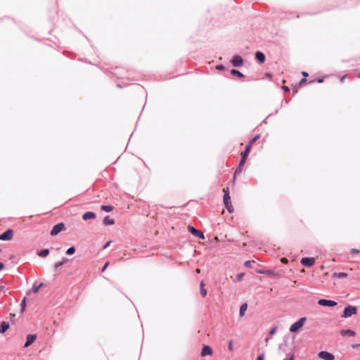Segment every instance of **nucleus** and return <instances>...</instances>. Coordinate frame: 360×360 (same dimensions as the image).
Wrapping results in <instances>:
<instances>
[{
	"instance_id": "nucleus-1",
	"label": "nucleus",
	"mask_w": 360,
	"mask_h": 360,
	"mask_svg": "<svg viewBox=\"0 0 360 360\" xmlns=\"http://www.w3.org/2000/svg\"><path fill=\"white\" fill-rule=\"evenodd\" d=\"M307 321L306 317H301L297 321L293 323L290 327V333H297L300 330V329L303 327L304 324Z\"/></svg>"
},
{
	"instance_id": "nucleus-2",
	"label": "nucleus",
	"mask_w": 360,
	"mask_h": 360,
	"mask_svg": "<svg viewBox=\"0 0 360 360\" xmlns=\"http://www.w3.org/2000/svg\"><path fill=\"white\" fill-rule=\"evenodd\" d=\"M357 311V307L348 304L345 307L341 317L343 319H347L353 315L356 314Z\"/></svg>"
},
{
	"instance_id": "nucleus-3",
	"label": "nucleus",
	"mask_w": 360,
	"mask_h": 360,
	"mask_svg": "<svg viewBox=\"0 0 360 360\" xmlns=\"http://www.w3.org/2000/svg\"><path fill=\"white\" fill-rule=\"evenodd\" d=\"M65 229H66V226H65V223H63V222L58 223L53 226L52 229L50 231V235L51 236H56L58 233H60L61 231H65Z\"/></svg>"
},
{
	"instance_id": "nucleus-4",
	"label": "nucleus",
	"mask_w": 360,
	"mask_h": 360,
	"mask_svg": "<svg viewBox=\"0 0 360 360\" xmlns=\"http://www.w3.org/2000/svg\"><path fill=\"white\" fill-rule=\"evenodd\" d=\"M187 229L190 233H191L193 236L197 237L198 238L202 239V240L205 239L204 233L202 231L198 230L193 226L189 224L187 226Z\"/></svg>"
},
{
	"instance_id": "nucleus-5",
	"label": "nucleus",
	"mask_w": 360,
	"mask_h": 360,
	"mask_svg": "<svg viewBox=\"0 0 360 360\" xmlns=\"http://www.w3.org/2000/svg\"><path fill=\"white\" fill-rule=\"evenodd\" d=\"M223 202L227 211L230 214L233 213L234 211V208L231 203V195H228V194H224Z\"/></svg>"
},
{
	"instance_id": "nucleus-6",
	"label": "nucleus",
	"mask_w": 360,
	"mask_h": 360,
	"mask_svg": "<svg viewBox=\"0 0 360 360\" xmlns=\"http://www.w3.org/2000/svg\"><path fill=\"white\" fill-rule=\"evenodd\" d=\"M230 62L234 68H240L244 65V60L240 55H234Z\"/></svg>"
},
{
	"instance_id": "nucleus-7",
	"label": "nucleus",
	"mask_w": 360,
	"mask_h": 360,
	"mask_svg": "<svg viewBox=\"0 0 360 360\" xmlns=\"http://www.w3.org/2000/svg\"><path fill=\"white\" fill-rule=\"evenodd\" d=\"M316 259L314 257H304L301 259L300 263L302 266L310 268L314 265Z\"/></svg>"
},
{
	"instance_id": "nucleus-8",
	"label": "nucleus",
	"mask_w": 360,
	"mask_h": 360,
	"mask_svg": "<svg viewBox=\"0 0 360 360\" xmlns=\"http://www.w3.org/2000/svg\"><path fill=\"white\" fill-rule=\"evenodd\" d=\"M14 231L12 229H8L0 234V240H10L13 238Z\"/></svg>"
},
{
	"instance_id": "nucleus-9",
	"label": "nucleus",
	"mask_w": 360,
	"mask_h": 360,
	"mask_svg": "<svg viewBox=\"0 0 360 360\" xmlns=\"http://www.w3.org/2000/svg\"><path fill=\"white\" fill-rule=\"evenodd\" d=\"M318 304L323 307H335L338 303L332 300L320 299L318 301Z\"/></svg>"
},
{
	"instance_id": "nucleus-10",
	"label": "nucleus",
	"mask_w": 360,
	"mask_h": 360,
	"mask_svg": "<svg viewBox=\"0 0 360 360\" xmlns=\"http://www.w3.org/2000/svg\"><path fill=\"white\" fill-rule=\"evenodd\" d=\"M256 272L259 274H264V275H267V276H272V277H279L280 276V273L275 272L271 269H259V270H256Z\"/></svg>"
},
{
	"instance_id": "nucleus-11",
	"label": "nucleus",
	"mask_w": 360,
	"mask_h": 360,
	"mask_svg": "<svg viewBox=\"0 0 360 360\" xmlns=\"http://www.w3.org/2000/svg\"><path fill=\"white\" fill-rule=\"evenodd\" d=\"M318 356L323 360H334L335 356L328 351H321Z\"/></svg>"
},
{
	"instance_id": "nucleus-12",
	"label": "nucleus",
	"mask_w": 360,
	"mask_h": 360,
	"mask_svg": "<svg viewBox=\"0 0 360 360\" xmlns=\"http://www.w3.org/2000/svg\"><path fill=\"white\" fill-rule=\"evenodd\" d=\"M255 59L259 64L262 65L265 63L266 56L263 52L257 51L255 53Z\"/></svg>"
},
{
	"instance_id": "nucleus-13",
	"label": "nucleus",
	"mask_w": 360,
	"mask_h": 360,
	"mask_svg": "<svg viewBox=\"0 0 360 360\" xmlns=\"http://www.w3.org/2000/svg\"><path fill=\"white\" fill-rule=\"evenodd\" d=\"M213 354L212 348L210 345H204L201 349L200 356L204 357Z\"/></svg>"
},
{
	"instance_id": "nucleus-14",
	"label": "nucleus",
	"mask_w": 360,
	"mask_h": 360,
	"mask_svg": "<svg viewBox=\"0 0 360 360\" xmlns=\"http://www.w3.org/2000/svg\"><path fill=\"white\" fill-rule=\"evenodd\" d=\"M37 334H28L26 337V341L24 344V347H30L37 340Z\"/></svg>"
},
{
	"instance_id": "nucleus-15",
	"label": "nucleus",
	"mask_w": 360,
	"mask_h": 360,
	"mask_svg": "<svg viewBox=\"0 0 360 360\" xmlns=\"http://www.w3.org/2000/svg\"><path fill=\"white\" fill-rule=\"evenodd\" d=\"M82 219L87 221L89 219H94L96 218V214L92 211H87L82 214Z\"/></svg>"
},
{
	"instance_id": "nucleus-16",
	"label": "nucleus",
	"mask_w": 360,
	"mask_h": 360,
	"mask_svg": "<svg viewBox=\"0 0 360 360\" xmlns=\"http://www.w3.org/2000/svg\"><path fill=\"white\" fill-rule=\"evenodd\" d=\"M10 327V324L8 322L3 321L0 323V334H4L6 333Z\"/></svg>"
},
{
	"instance_id": "nucleus-17",
	"label": "nucleus",
	"mask_w": 360,
	"mask_h": 360,
	"mask_svg": "<svg viewBox=\"0 0 360 360\" xmlns=\"http://www.w3.org/2000/svg\"><path fill=\"white\" fill-rule=\"evenodd\" d=\"M50 250L48 248L40 249L37 250V255L40 257L45 258L49 255Z\"/></svg>"
},
{
	"instance_id": "nucleus-18",
	"label": "nucleus",
	"mask_w": 360,
	"mask_h": 360,
	"mask_svg": "<svg viewBox=\"0 0 360 360\" xmlns=\"http://www.w3.org/2000/svg\"><path fill=\"white\" fill-rule=\"evenodd\" d=\"M342 336L353 337L356 335V332L351 329L341 330L340 332Z\"/></svg>"
},
{
	"instance_id": "nucleus-19",
	"label": "nucleus",
	"mask_w": 360,
	"mask_h": 360,
	"mask_svg": "<svg viewBox=\"0 0 360 360\" xmlns=\"http://www.w3.org/2000/svg\"><path fill=\"white\" fill-rule=\"evenodd\" d=\"M115 221L110 216H105L103 220V224L105 226H110L115 224Z\"/></svg>"
},
{
	"instance_id": "nucleus-20",
	"label": "nucleus",
	"mask_w": 360,
	"mask_h": 360,
	"mask_svg": "<svg viewBox=\"0 0 360 360\" xmlns=\"http://www.w3.org/2000/svg\"><path fill=\"white\" fill-rule=\"evenodd\" d=\"M251 148H252V146H250V144L247 143V145L245 147V150L241 153V157L245 158L246 159H248V157L250 153Z\"/></svg>"
},
{
	"instance_id": "nucleus-21",
	"label": "nucleus",
	"mask_w": 360,
	"mask_h": 360,
	"mask_svg": "<svg viewBox=\"0 0 360 360\" xmlns=\"http://www.w3.org/2000/svg\"><path fill=\"white\" fill-rule=\"evenodd\" d=\"M230 74L233 77H237L238 78H243L245 75L236 69H231L230 70Z\"/></svg>"
},
{
	"instance_id": "nucleus-22",
	"label": "nucleus",
	"mask_w": 360,
	"mask_h": 360,
	"mask_svg": "<svg viewBox=\"0 0 360 360\" xmlns=\"http://www.w3.org/2000/svg\"><path fill=\"white\" fill-rule=\"evenodd\" d=\"M27 297H24L20 302V314H23L25 311L26 308H27Z\"/></svg>"
},
{
	"instance_id": "nucleus-23",
	"label": "nucleus",
	"mask_w": 360,
	"mask_h": 360,
	"mask_svg": "<svg viewBox=\"0 0 360 360\" xmlns=\"http://www.w3.org/2000/svg\"><path fill=\"white\" fill-rule=\"evenodd\" d=\"M200 293L202 295V297H205L207 295V291L205 288V284L203 281H201L200 283Z\"/></svg>"
},
{
	"instance_id": "nucleus-24",
	"label": "nucleus",
	"mask_w": 360,
	"mask_h": 360,
	"mask_svg": "<svg viewBox=\"0 0 360 360\" xmlns=\"http://www.w3.org/2000/svg\"><path fill=\"white\" fill-rule=\"evenodd\" d=\"M101 209L105 212H110L115 209V207L111 205H103Z\"/></svg>"
},
{
	"instance_id": "nucleus-25",
	"label": "nucleus",
	"mask_w": 360,
	"mask_h": 360,
	"mask_svg": "<svg viewBox=\"0 0 360 360\" xmlns=\"http://www.w3.org/2000/svg\"><path fill=\"white\" fill-rule=\"evenodd\" d=\"M248 309V304L243 303L240 305V309H239V315L240 316H243L246 310Z\"/></svg>"
},
{
	"instance_id": "nucleus-26",
	"label": "nucleus",
	"mask_w": 360,
	"mask_h": 360,
	"mask_svg": "<svg viewBox=\"0 0 360 360\" xmlns=\"http://www.w3.org/2000/svg\"><path fill=\"white\" fill-rule=\"evenodd\" d=\"M348 276V274L345 272H335L333 273V277H336V278H347Z\"/></svg>"
},
{
	"instance_id": "nucleus-27",
	"label": "nucleus",
	"mask_w": 360,
	"mask_h": 360,
	"mask_svg": "<svg viewBox=\"0 0 360 360\" xmlns=\"http://www.w3.org/2000/svg\"><path fill=\"white\" fill-rule=\"evenodd\" d=\"M260 134H256L255 135L248 143V144H250L251 146L260 138Z\"/></svg>"
},
{
	"instance_id": "nucleus-28",
	"label": "nucleus",
	"mask_w": 360,
	"mask_h": 360,
	"mask_svg": "<svg viewBox=\"0 0 360 360\" xmlns=\"http://www.w3.org/2000/svg\"><path fill=\"white\" fill-rule=\"evenodd\" d=\"M76 251V248L74 245H72L71 247L68 248L66 250V254L68 255H72L75 254Z\"/></svg>"
},
{
	"instance_id": "nucleus-29",
	"label": "nucleus",
	"mask_w": 360,
	"mask_h": 360,
	"mask_svg": "<svg viewBox=\"0 0 360 360\" xmlns=\"http://www.w3.org/2000/svg\"><path fill=\"white\" fill-rule=\"evenodd\" d=\"M40 289L39 288V286L37 285V282L35 281L33 284H32V286L31 288V290L32 291V292L34 293H37L39 292Z\"/></svg>"
},
{
	"instance_id": "nucleus-30",
	"label": "nucleus",
	"mask_w": 360,
	"mask_h": 360,
	"mask_svg": "<svg viewBox=\"0 0 360 360\" xmlns=\"http://www.w3.org/2000/svg\"><path fill=\"white\" fill-rule=\"evenodd\" d=\"M324 81V77H317L314 79H312V80H309V84H312L315 82H316L317 83H322Z\"/></svg>"
},
{
	"instance_id": "nucleus-31",
	"label": "nucleus",
	"mask_w": 360,
	"mask_h": 360,
	"mask_svg": "<svg viewBox=\"0 0 360 360\" xmlns=\"http://www.w3.org/2000/svg\"><path fill=\"white\" fill-rule=\"evenodd\" d=\"M245 276V273H239L236 275V278L234 280V282H239L243 279Z\"/></svg>"
},
{
	"instance_id": "nucleus-32",
	"label": "nucleus",
	"mask_w": 360,
	"mask_h": 360,
	"mask_svg": "<svg viewBox=\"0 0 360 360\" xmlns=\"http://www.w3.org/2000/svg\"><path fill=\"white\" fill-rule=\"evenodd\" d=\"M242 171H243L242 168H240L238 167H236V169H235L234 173H233V181H235L236 177L238 175H239Z\"/></svg>"
},
{
	"instance_id": "nucleus-33",
	"label": "nucleus",
	"mask_w": 360,
	"mask_h": 360,
	"mask_svg": "<svg viewBox=\"0 0 360 360\" xmlns=\"http://www.w3.org/2000/svg\"><path fill=\"white\" fill-rule=\"evenodd\" d=\"M309 83V82L307 81V78H302L300 80V82L297 83V87H302L304 84H307V83Z\"/></svg>"
},
{
	"instance_id": "nucleus-34",
	"label": "nucleus",
	"mask_w": 360,
	"mask_h": 360,
	"mask_svg": "<svg viewBox=\"0 0 360 360\" xmlns=\"http://www.w3.org/2000/svg\"><path fill=\"white\" fill-rule=\"evenodd\" d=\"M62 266L63 264L60 262H56L53 266L54 271H58Z\"/></svg>"
},
{
	"instance_id": "nucleus-35",
	"label": "nucleus",
	"mask_w": 360,
	"mask_h": 360,
	"mask_svg": "<svg viewBox=\"0 0 360 360\" xmlns=\"http://www.w3.org/2000/svg\"><path fill=\"white\" fill-rule=\"evenodd\" d=\"M286 355H289L288 357L285 358L283 360H295V355L294 354H290L289 352H285Z\"/></svg>"
},
{
	"instance_id": "nucleus-36",
	"label": "nucleus",
	"mask_w": 360,
	"mask_h": 360,
	"mask_svg": "<svg viewBox=\"0 0 360 360\" xmlns=\"http://www.w3.org/2000/svg\"><path fill=\"white\" fill-rule=\"evenodd\" d=\"M6 19L11 20L13 23H16V21L15 20V19L11 18V17H10V16H5V17H4L2 18H0V22L3 21L4 20H6Z\"/></svg>"
},
{
	"instance_id": "nucleus-37",
	"label": "nucleus",
	"mask_w": 360,
	"mask_h": 360,
	"mask_svg": "<svg viewBox=\"0 0 360 360\" xmlns=\"http://www.w3.org/2000/svg\"><path fill=\"white\" fill-rule=\"evenodd\" d=\"M276 330H277V327L276 326H274L272 328H271L269 332V336L271 337V336L274 335L276 333Z\"/></svg>"
},
{
	"instance_id": "nucleus-38",
	"label": "nucleus",
	"mask_w": 360,
	"mask_h": 360,
	"mask_svg": "<svg viewBox=\"0 0 360 360\" xmlns=\"http://www.w3.org/2000/svg\"><path fill=\"white\" fill-rule=\"evenodd\" d=\"M216 69L218 70H221V71H224V70H226V67L224 65H222V64L217 65L216 66Z\"/></svg>"
},
{
	"instance_id": "nucleus-39",
	"label": "nucleus",
	"mask_w": 360,
	"mask_h": 360,
	"mask_svg": "<svg viewBox=\"0 0 360 360\" xmlns=\"http://www.w3.org/2000/svg\"><path fill=\"white\" fill-rule=\"evenodd\" d=\"M244 266L248 268H252V261L247 260L244 263Z\"/></svg>"
},
{
	"instance_id": "nucleus-40",
	"label": "nucleus",
	"mask_w": 360,
	"mask_h": 360,
	"mask_svg": "<svg viewBox=\"0 0 360 360\" xmlns=\"http://www.w3.org/2000/svg\"><path fill=\"white\" fill-rule=\"evenodd\" d=\"M228 349L229 351L232 352L233 350V341L231 340L228 342Z\"/></svg>"
},
{
	"instance_id": "nucleus-41",
	"label": "nucleus",
	"mask_w": 360,
	"mask_h": 360,
	"mask_svg": "<svg viewBox=\"0 0 360 360\" xmlns=\"http://www.w3.org/2000/svg\"><path fill=\"white\" fill-rule=\"evenodd\" d=\"M247 159L245 158L240 157L239 165L245 166Z\"/></svg>"
},
{
	"instance_id": "nucleus-42",
	"label": "nucleus",
	"mask_w": 360,
	"mask_h": 360,
	"mask_svg": "<svg viewBox=\"0 0 360 360\" xmlns=\"http://www.w3.org/2000/svg\"><path fill=\"white\" fill-rule=\"evenodd\" d=\"M110 264V262H106L105 263V264L103 266V267L101 268V272H103L105 271V269H107V267Z\"/></svg>"
},
{
	"instance_id": "nucleus-43",
	"label": "nucleus",
	"mask_w": 360,
	"mask_h": 360,
	"mask_svg": "<svg viewBox=\"0 0 360 360\" xmlns=\"http://www.w3.org/2000/svg\"><path fill=\"white\" fill-rule=\"evenodd\" d=\"M359 252H360L359 250L356 249V248H352L350 250V253L351 254H358V253H359Z\"/></svg>"
},
{
	"instance_id": "nucleus-44",
	"label": "nucleus",
	"mask_w": 360,
	"mask_h": 360,
	"mask_svg": "<svg viewBox=\"0 0 360 360\" xmlns=\"http://www.w3.org/2000/svg\"><path fill=\"white\" fill-rule=\"evenodd\" d=\"M256 360H264V353H262L260 354H259L257 357V359Z\"/></svg>"
},
{
	"instance_id": "nucleus-45",
	"label": "nucleus",
	"mask_w": 360,
	"mask_h": 360,
	"mask_svg": "<svg viewBox=\"0 0 360 360\" xmlns=\"http://www.w3.org/2000/svg\"><path fill=\"white\" fill-rule=\"evenodd\" d=\"M354 72L356 73V77L360 78V68L354 69Z\"/></svg>"
},
{
	"instance_id": "nucleus-46",
	"label": "nucleus",
	"mask_w": 360,
	"mask_h": 360,
	"mask_svg": "<svg viewBox=\"0 0 360 360\" xmlns=\"http://www.w3.org/2000/svg\"><path fill=\"white\" fill-rule=\"evenodd\" d=\"M282 89L284 91V92L288 93L290 91V87L285 85H283L282 86Z\"/></svg>"
},
{
	"instance_id": "nucleus-47",
	"label": "nucleus",
	"mask_w": 360,
	"mask_h": 360,
	"mask_svg": "<svg viewBox=\"0 0 360 360\" xmlns=\"http://www.w3.org/2000/svg\"><path fill=\"white\" fill-rule=\"evenodd\" d=\"M68 260H69V259H68V258H67V257H62V259H61V261H60V262L61 263V264H63H63H65Z\"/></svg>"
},
{
	"instance_id": "nucleus-48",
	"label": "nucleus",
	"mask_w": 360,
	"mask_h": 360,
	"mask_svg": "<svg viewBox=\"0 0 360 360\" xmlns=\"http://www.w3.org/2000/svg\"><path fill=\"white\" fill-rule=\"evenodd\" d=\"M224 194H228V195H230L229 188V187H226L223 188Z\"/></svg>"
},
{
	"instance_id": "nucleus-49",
	"label": "nucleus",
	"mask_w": 360,
	"mask_h": 360,
	"mask_svg": "<svg viewBox=\"0 0 360 360\" xmlns=\"http://www.w3.org/2000/svg\"><path fill=\"white\" fill-rule=\"evenodd\" d=\"M299 87H297V85L296 84L295 86L292 89V96H294L295 95V94L297 92V89Z\"/></svg>"
},
{
	"instance_id": "nucleus-50",
	"label": "nucleus",
	"mask_w": 360,
	"mask_h": 360,
	"mask_svg": "<svg viewBox=\"0 0 360 360\" xmlns=\"http://www.w3.org/2000/svg\"><path fill=\"white\" fill-rule=\"evenodd\" d=\"M15 316V314H10V319L12 324L15 323L14 320L13 319Z\"/></svg>"
},
{
	"instance_id": "nucleus-51",
	"label": "nucleus",
	"mask_w": 360,
	"mask_h": 360,
	"mask_svg": "<svg viewBox=\"0 0 360 360\" xmlns=\"http://www.w3.org/2000/svg\"><path fill=\"white\" fill-rule=\"evenodd\" d=\"M111 242H112L111 240H108V241H107V242L105 243V245H103V249H106V248L110 245V244L111 243Z\"/></svg>"
},
{
	"instance_id": "nucleus-52",
	"label": "nucleus",
	"mask_w": 360,
	"mask_h": 360,
	"mask_svg": "<svg viewBox=\"0 0 360 360\" xmlns=\"http://www.w3.org/2000/svg\"><path fill=\"white\" fill-rule=\"evenodd\" d=\"M278 108H276V109L275 110V111H274V112L270 113V114L267 116V117H270V116H271V115H274L277 114V113H278Z\"/></svg>"
},
{
	"instance_id": "nucleus-53",
	"label": "nucleus",
	"mask_w": 360,
	"mask_h": 360,
	"mask_svg": "<svg viewBox=\"0 0 360 360\" xmlns=\"http://www.w3.org/2000/svg\"><path fill=\"white\" fill-rule=\"evenodd\" d=\"M302 75L304 77L303 78H307V77L309 75L308 72H307L305 71H302Z\"/></svg>"
},
{
	"instance_id": "nucleus-54",
	"label": "nucleus",
	"mask_w": 360,
	"mask_h": 360,
	"mask_svg": "<svg viewBox=\"0 0 360 360\" xmlns=\"http://www.w3.org/2000/svg\"><path fill=\"white\" fill-rule=\"evenodd\" d=\"M5 290H6V286H4V285L0 286V292H4Z\"/></svg>"
},
{
	"instance_id": "nucleus-55",
	"label": "nucleus",
	"mask_w": 360,
	"mask_h": 360,
	"mask_svg": "<svg viewBox=\"0 0 360 360\" xmlns=\"http://www.w3.org/2000/svg\"><path fill=\"white\" fill-rule=\"evenodd\" d=\"M265 76L269 79H271L272 77V74L270 73V72H266L265 73Z\"/></svg>"
},
{
	"instance_id": "nucleus-56",
	"label": "nucleus",
	"mask_w": 360,
	"mask_h": 360,
	"mask_svg": "<svg viewBox=\"0 0 360 360\" xmlns=\"http://www.w3.org/2000/svg\"><path fill=\"white\" fill-rule=\"evenodd\" d=\"M38 286H39V288L41 289L42 287L44 286V283L43 282H40L39 283H37Z\"/></svg>"
},
{
	"instance_id": "nucleus-57",
	"label": "nucleus",
	"mask_w": 360,
	"mask_h": 360,
	"mask_svg": "<svg viewBox=\"0 0 360 360\" xmlns=\"http://www.w3.org/2000/svg\"><path fill=\"white\" fill-rule=\"evenodd\" d=\"M352 347L353 349L358 348L360 347V343L359 344H354L352 345Z\"/></svg>"
},
{
	"instance_id": "nucleus-58",
	"label": "nucleus",
	"mask_w": 360,
	"mask_h": 360,
	"mask_svg": "<svg viewBox=\"0 0 360 360\" xmlns=\"http://www.w3.org/2000/svg\"><path fill=\"white\" fill-rule=\"evenodd\" d=\"M5 266L4 264L1 262H0V271L3 270L4 269Z\"/></svg>"
},
{
	"instance_id": "nucleus-59",
	"label": "nucleus",
	"mask_w": 360,
	"mask_h": 360,
	"mask_svg": "<svg viewBox=\"0 0 360 360\" xmlns=\"http://www.w3.org/2000/svg\"><path fill=\"white\" fill-rule=\"evenodd\" d=\"M346 77H347V75H343V76L341 77V79H340V82L341 83H342V82L345 81V79L346 78Z\"/></svg>"
},
{
	"instance_id": "nucleus-60",
	"label": "nucleus",
	"mask_w": 360,
	"mask_h": 360,
	"mask_svg": "<svg viewBox=\"0 0 360 360\" xmlns=\"http://www.w3.org/2000/svg\"><path fill=\"white\" fill-rule=\"evenodd\" d=\"M288 343V338L285 337L283 339V345H287Z\"/></svg>"
},
{
	"instance_id": "nucleus-61",
	"label": "nucleus",
	"mask_w": 360,
	"mask_h": 360,
	"mask_svg": "<svg viewBox=\"0 0 360 360\" xmlns=\"http://www.w3.org/2000/svg\"><path fill=\"white\" fill-rule=\"evenodd\" d=\"M32 292V291L31 290V288L29 289L27 292H26V297L30 295V293Z\"/></svg>"
},
{
	"instance_id": "nucleus-62",
	"label": "nucleus",
	"mask_w": 360,
	"mask_h": 360,
	"mask_svg": "<svg viewBox=\"0 0 360 360\" xmlns=\"http://www.w3.org/2000/svg\"><path fill=\"white\" fill-rule=\"evenodd\" d=\"M238 167H240V168H242L243 169V168H244V166H243V165H239V164H238Z\"/></svg>"
},
{
	"instance_id": "nucleus-63",
	"label": "nucleus",
	"mask_w": 360,
	"mask_h": 360,
	"mask_svg": "<svg viewBox=\"0 0 360 360\" xmlns=\"http://www.w3.org/2000/svg\"><path fill=\"white\" fill-rule=\"evenodd\" d=\"M289 102H290V100H287V99H285V103L286 104H288Z\"/></svg>"
},
{
	"instance_id": "nucleus-64",
	"label": "nucleus",
	"mask_w": 360,
	"mask_h": 360,
	"mask_svg": "<svg viewBox=\"0 0 360 360\" xmlns=\"http://www.w3.org/2000/svg\"><path fill=\"white\" fill-rule=\"evenodd\" d=\"M14 257H15V255H12L10 257V259H13Z\"/></svg>"
}]
</instances>
